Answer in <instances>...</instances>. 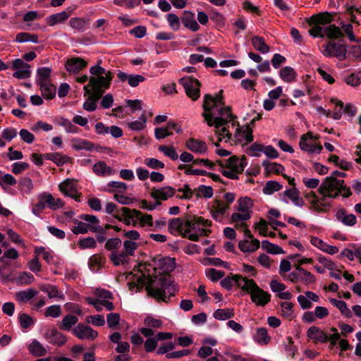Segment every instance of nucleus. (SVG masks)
<instances>
[{
  "label": "nucleus",
  "mask_w": 361,
  "mask_h": 361,
  "mask_svg": "<svg viewBox=\"0 0 361 361\" xmlns=\"http://www.w3.org/2000/svg\"><path fill=\"white\" fill-rule=\"evenodd\" d=\"M101 63L102 61L99 60L95 66L90 68V73L92 74L90 78V83L83 87L85 91L84 96L88 95L87 101L83 104V109L90 112L96 110L97 102L105 91L110 87L114 78V75L111 71H106L100 66Z\"/></svg>",
  "instance_id": "nucleus-1"
},
{
  "label": "nucleus",
  "mask_w": 361,
  "mask_h": 361,
  "mask_svg": "<svg viewBox=\"0 0 361 361\" xmlns=\"http://www.w3.org/2000/svg\"><path fill=\"white\" fill-rule=\"evenodd\" d=\"M178 290V286L173 281L166 277L157 279L156 276L149 279L148 284L145 288L149 296L155 298L159 302H169L171 298L175 296Z\"/></svg>",
  "instance_id": "nucleus-2"
},
{
  "label": "nucleus",
  "mask_w": 361,
  "mask_h": 361,
  "mask_svg": "<svg viewBox=\"0 0 361 361\" xmlns=\"http://www.w3.org/2000/svg\"><path fill=\"white\" fill-rule=\"evenodd\" d=\"M37 202L34 204L32 213L39 217L42 212L47 208L52 210L61 208L63 206V201L59 198H55L51 193L43 192L37 195Z\"/></svg>",
  "instance_id": "nucleus-3"
},
{
  "label": "nucleus",
  "mask_w": 361,
  "mask_h": 361,
  "mask_svg": "<svg viewBox=\"0 0 361 361\" xmlns=\"http://www.w3.org/2000/svg\"><path fill=\"white\" fill-rule=\"evenodd\" d=\"M245 283L243 284L242 290L250 294L252 302L258 306H264L271 300V295L260 288L252 279H245Z\"/></svg>",
  "instance_id": "nucleus-4"
},
{
  "label": "nucleus",
  "mask_w": 361,
  "mask_h": 361,
  "mask_svg": "<svg viewBox=\"0 0 361 361\" xmlns=\"http://www.w3.org/2000/svg\"><path fill=\"white\" fill-rule=\"evenodd\" d=\"M312 27L309 30V33L314 37L324 38L326 37L331 40L338 39L339 42H343L344 35L338 26L336 25H329L322 27L319 24L312 25Z\"/></svg>",
  "instance_id": "nucleus-5"
},
{
  "label": "nucleus",
  "mask_w": 361,
  "mask_h": 361,
  "mask_svg": "<svg viewBox=\"0 0 361 361\" xmlns=\"http://www.w3.org/2000/svg\"><path fill=\"white\" fill-rule=\"evenodd\" d=\"M185 90L188 97L192 100H197L200 96L201 82L192 76L183 77L179 80Z\"/></svg>",
  "instance_id": "nucleus-6"
},
{
  "label": "nucleus",
  "mask_w": 361,
  "mask_h": 361,
  "mask_svg": "<svg viewBox=\"0 0 361 361\" xmlns=\"http://www.w3.org/2000/svg\"><path fill=\"white\" fill-rule=\"evenodd\" d=\"M324 54L326 56H335L340 61L345 60L347 57V44L336 43L334 40L328 42L325 45Z\"/></svg>",
  "instance_id": "nucleus-7"
},
{
  "label": "nucleus",
  "mask_w": 361,
  "mask_h": 361,
  "mask_svg": "<svg viewBox=\"0 0 361 361\" xmlns=\"http://www.w3.org/2000/svg\"><path fill=\"white\" fill-rule=\"evenodd\" d=\"M223 93L224 90H221L215 97L209 94H204L202 104L204 111L211 112L212 109L216 108L218 106H224L225 102Z\"/></svg>",
  "instance_id": "nucleus-8"
},
{
  "label": "nucleus",
  "mask_w": 361,
  "mask_h": 361,
  "mask_svg": "<svg viewBox=\"0 0 361 361\" xmlns=\"http://www.w3.org/2000/svg\"><path fill=\"white\" fill-rule=\"evenodd\" d=\"M12 69L16 71L13 76L18 79H27L31 76L30 66L23 59H16L12 61Z\"/></svg>",
  "instance_id": "nucleus-9"
},
{
  "label": "nucleus",
  "mask_w": 361,
  "mask_h": 361,
  "mask_svg": "<svg viewBox=\"0 0 361 361\" xmlns=\"http://www.w3.org/2000/svg\"><path fill=\"white\" fill-rule=\"evenodd\" d=\"M72 334L78 338L83 339H95L98 333L89 326H86L82 323H79L76 326L72 329Z\"/></svg>",
  "instance_id": "nucleus-10"
},
{
  "label": "nucleus",
  "mask_w": 361,
  "mask_h": 361,
  "mask_svg": "<svg viewBox=\"0 0 361 361\" xmlns=\"http://www.w3.org/2000/svg\"><path fill=\"white\" fill-rule=\"evenodd\" d=\"M337 15L335 12H321L315 15H312L310 18H307L309 25L319 24L320 25H331L334 20L335 16Z\"/></svg>",
  "instance_id": "nucleus-11"
},
{
  "label": "nucleus",
  "mask_w": 361,
  "mask_h": 361,
  "mask_svg": "<svg viewBox=\"0 0 361 361\" xmlns=\"http://www.w3.org/2000/svg\"><path fill=\"white\" fill-rule=\"evenodd\" d=\"M346 173L338 171H334L330 176L326 177L322 183L321 190L326 189H336L341 184H344L343 180H338L337 177H345Z\"/></svg>",
  "instance_id": "nucleus-12"
},
{
  "label": "nucleus",
  "mask_w": 361,
  "mask_h": 361,
  "mask_svg": "<svg viewBox=\"0 0 361 361\" xmlns=\"http://www.w3.org/2000/svg\"><path fill=\"white\" fill-rule=\"evenodd\" d=\"M172 130H174L177 133L182 132V128L177 123L172 120H169L166 125L165 128H156L154 130V136L157 140L164 139L169 135H172Z\"/></svg>",
  "instance_id": "nucleus-13"
},
{
  "label": "nucleus",
  "mask_w": 361,
  "mask_h": 361,
  "mask_svg": "<svg viewBox=\"0 0 361 361\" xmlns=\"http://www.w3.org/2000/svg\"><path fill=\"white\" fill-rule=\"evenodd\" d=\"M72 221L75 224H77L76 226H73L71 228V231L74 234H85L87 233L88 230L93 233H104L102 226L99 225H91L90 224L80 221L75 219H73Z\"/></svg>",
  "instance_id": "nucleus-14"
},
{
  "label": "nucleus",
  "mask_w": 361,
  "mask_h": 361,
  "mask_svg": "<svg viewBox=\"0 0 361 361\" xmlns=\"http://www.w3.org/2000/svg\"><path fill=\"white\" fill-rule=\"evenodd\" d=\"M262 113L257 114V116L252 118L250 122L245 126V130H242L238 128L236 130V133L235 134V137H242L245 138V140L248 143H251L254 140V136L252 135V126L255 125V122L262 119Z\"/></svg>",
  "instance_id": "nucleus-15"
},
{
  "label": "nucleus",
  "mask_w": 361,
  "mask_h": 361,
  "mask_svg": "<svg viewBox=\"0 0 361 361\" xmlns=\"http://www.w3.org/2000/svg\"><path fill=\"white\" fill-rule=\"evenodd\" d=\"M87 66V62L80 57H71L66 61L65 64L66 71L73 73H79Z\"/></svg>",
  "instance_id": "nucleus-16"
},
{
  "label": "nucleus",
  "mask_w": 361,
  "mask_h": 361,
  "mask_svg": "<svg viewBox=\"0 0 361 361\" xmlns=\"http://www.w3.org/2000/svg\"><path fill=\"white\" fill-rule=\"evenodd\" d=\"M307 336L314 343H326L329 341L328 334L315 326L309 328Z\"/></svg>",
  "instance_id": "nucleus-17"
},
{
  "label": "nucleus",
  "mask_w": 361,
  "mask_h": 361,
  "mask_svg": "<svg viewBox=\"0 0 361 361\" xmlns=\"http://www.w3.org/2000/svg\"><path fill=\"white\" fill-rule=\"evenodd\" d=\"M245 279H247L239 274H234L232 275L231 277L226 276V278L222 279L221 281V285L226 290H231L233 283H235L238 288H240L242 290V283L243 282V283H245Z\"/></svg>",
  "instance_id": "nucleus-18"
},
{
  "label": "nucleus",
  "mask_w": 361,
  "mask_h": 361,
  "mask_svg": "<svg viewBox=\"0 0 361 361\" xmlns=\"http://www.w3.org/2000/svg\"><path fill=\"white\" fill-rule=\"evenodd\" d=\"M180 20L186 28L193 32L198 31L200 28V25L195 20V13L190 11H185Z\"/></svg>",
  "instance_id": "nucleus-19"
},
{
  "label": "nucleus",
  "mask_w": 361,
  "mask_h": 361,
  "mask_svg": "<svg viewBox=\"0 0 361 361\" xmlns=\"http://www.w3.org/2000/svg\"><path fill=\"white\" fill-rule=\"evenodd\" d=\"M202 116L207 121L209 126H214L216 129H219L220 127L225 126L228 123L227 118H223V116L214 117L212 114V111L208 112L204 111Z\"/></svg>",
  "instance_id": "nucleus-20"
},
{
  "label": "nucleus",
  "mask_w": 361,
  "mask_h": 361,
  "mask_svg": "<svg viewBox=\"0 0 361 361\" xmlns=\"http://www.w3.org/2000/svg\"><path fill=\"white\" fill-rule=\"evenodd\" d=\"M46 339L51 344L61 346L66 342V337L56 329L48 331L44 334Z\"/></svg>",
  "instance_id": "nucleus-21"
},
{
  "label": "nucleus",
  "mask_w": 361,
  "mask_h": 361,
  "mask_svg": "<svg viewBox=\"0 0 361 361\" xmlns=\"http://www.w3.org/2000/svg\"><path fill=\"white\" fill-rule=\"evenodd\" d=\"M176 190L171 186H165L160 189H152L151 196L155 200H166L174 195Z\"/></svg>",
  "instance_id": "nucleus-22"
},
{
  "label": "nucleus",
  "mask_w": 361,
  "mask_h": 361,
  "mask_svg": "<svg viewBox=\"0 0 361 361\" xmlns=\"http://www.w3.org/2000/svg\"><path fill=\"white\" fill-rule=\"evenodd\" d=\"M310 243L312 245L317 247L324 252L330 255H334L338 252V248L336 246L329 245L322 240L317 237H311Z\"/></svg>",
  "instance_id": "nucleus-23"
},
{
  "label": "nucleus",
  "mask_w": 361,
  "mask_h": 361,
  "mask_svg": "<svg viewBox=\"0 0 361 361\" xmlns=\"http://www.w3.org/2000/svg\"><path fill=\"white\" fill-rule=\"evenodd\" d=\"M186 147L189 150L195 153L203 154L207 150L205 142L192 137L186 142Z\"/></svg>",
  "instance_id": "nucleus-24"
},
{
  "label": "nucleus",
  "mask_w": 361,
  "mask_h": 361,
  "mask_svg": "<svg viewBox=\"0 0 361 361\" xmlns=\"http://www.w3.org/2000/svg\"><path fill=\"white\" fill-rule=\"evenodd\" d=\"M42 96L47 100L53 99L56 97V87L51 82L37 85Z\"/></svg>",
  "instance_id": "nucleus-25"
},
{
  "label": "nucleus",
  "mask_w": 361,
  "mask_h": 361,
  "mask_svg": "<svg viewBox=\"0 0 361 361\" xmlns=\"http://www.w3.org/2000/svg\"><path fill=\"white\" fill-rule=\"evenodd\" d=\"M42 156L44 159L52 161L58 166H63L71 159V157L67 155H62L59 152L45 153L43 154Z\"/></svg>",
  "instance_id": "nucleus-26"
},
{
  "label": "nucleus",
  "mask_w": 361,
  "mask_h": 361,
  "mask_svg": "<svg viewBox=\"0 0 361 361\" xmlns=\"http://www.w3.org/2000/svg\"><path fill=\"white\" fill-rule=\"evenodd\" d=\"M59 190L65 195L73 197V193L77 194L76 185L73 180L66 179L59 185Z\"/></svg>",
  "instance_id": "nucleus-27"
},
{
  "label": "nucleus",
  "mask_w": 361,
  "mask_h": 361,
  "mask_svg": "<svg viewBox=\"0 0 361 361\" xmlns=\"http://www.w3.org/2000/svg\"><path fill=\"white\" fill-rule=\"evenodd\" d=\"M336 216L345 226H353L357 223L356 216L353 214H348L344 209H339Z\"/></svg>",
  "instance_id": "nucleus-28"
},
{
  "label": "nucleus",
  "mask_w": 361,
  "mask_h": 361,
  "mask_svg": "<svg viewBox=\"0 0 361 361\" xmlns=\"http://www.w3.org/2000/svg\"><path fill=\"white\" fill-rule=\"evenodd\" d=\"M73 148L76 151L85 149L89 152L94 150V144L87 140L80 138L73 139Z\"/></svg>",
  "instance_id": "nucleus-29"
},
{
  "label": "nucleus",
  "mask_w": 361,
  "mask_h": 361,
  "mask_svg": "<svg viewBox=\"0 0 361 361\" xmlns=\"http://www.w3.org/2000/svg\"><path fill=\"white\" fill-rule=\"evenodd\" d=\"M260 246V242L257 239L249 241L248 240H241L238 243L239 249L243 252H252L256 251Z\"/></svg>",
  "instance_id": "nucleus-30"
},
{
  "label": "nucleus",
  "mask_w": 361,
  "mask_h": 361,
  "mask_svg": "<svg viewBox=\"0 0 361 361\" xmlns=\"http://www.w3.org/2000/svg\"><path fill=\"white\" fill-rule=\"evenodd\" d=\"M262 166L264 167L266 176H269L272 173L280 174L284 171L283 166L276 162L271 163L269 160L263 161Z\"/></svg>",
  "instance_id": "nucleus-31"
},
{
  "label": "nucleus",
  "mask_w": 361,
  "mask_h": 361,
  "mask_svg": "<svg viewBox=\"0 0 361 361\" xmlns=\"http://www.w3.org/2000/svg\"><path fill=\"white\" fill-rule=\"evenodd\" d=\"M51 68L48 67L38 68L37 70L36 84L46 83L51 82Z\"/></svg>",
  "instance_id": "nucleus-32"
},
{
  "label": "nucleus",
  "mask_w": 361,
  "mask_h": 361,
  "mask_svg": "<svg viewBox=\"0 0 361 361\" xmlns=\"http://www.w3.org/2000/svg\"><path fill=\"white\" fill-rule=\"evenodd\" d=\"M131 256L126 253L125 250L121 251L118 254L116 252H112L109 255V259L114 266L118 267L121 264L128 263V257Z\"/></svg>",
  "instance_id": "nucleus-33"
},
{
  "label": "nucleus",
  "mask_w": 361,
  "mask_h": 361,
  "mask_svg": "<svg viewBox=\"0 0 361 361\" xmlns=\"http://www.w3.org/2000/svg\"><path fill=\"white\" fill-rule=\"evenodd\" d=\"M121 216L123 218L122 222L126 225L129 226L131 224L130 219L133 217H140L142 212L135 209H130L128 207H121Z\"/></svg>",
  "instance_id": "nucleus-34"
},
{
  "label": "nucleus",
  "mask_w": 361,
  "mask_h": 361,
  "mask_svg": "<svg viewBox=\"0 0 361 361\" xmlns=\"http://www.w3.org/2000/svg\"><path fill=\"white\" fill-rule=\"evenodd\" d=\"M27 348L29 352L35 357H42L47 354L46 348L37 340H33Z\"/></svg>",
  "instance_id": "nucleus-35"
},
{
  "label": "nucleus",
  "mask_w": 361,
  "mask_h": 361,
  "mask_svg": "<svg viewBox=\"0 0 361 361\" xmlns=\"http://www.w3.org/2000/svg\"><path fill=\"white\" fill-rule=\"evenodd\" d=\"M197 216H188L185 222L184 225L186 229L182 233V237H186V234L190 233L191 231L197 232L200 224L197 220Z\"/></svg>",
  "instance_id": "nucleus-36"
},
{
  "label": "nucleus",
  "mask_w": 361,
  "mask_h": 361,
  "mask_svg": "<svg viewBox=\"0 0 361 361\" xmlns=\"http://www.w3.org/2000/svg\"><path fill=\"white\" fill-rule=\"evenodd\" d=\"M78 322L76 316L73 314H67L63 317L61 322L59 324V328L62 331H69L73 326L75 325Z\"/></svg>",
  "instance_id": "nucleus-37"
},
{
  "label": "nucleus",
  "mask_w": 361,
  "mask_h": 361,
  "mask_svg": "<svg viewBox=\"0 0 361 361\" xmlns=\"http://www.w3.org/2000/svg\"><path fill=\"white\" fill-rule=\"evenodd\" d=\"M283 195L288 197L296 206L301 207L304 204L303 200L299 197V191L296 188L287 189L283 192Z\"/></svg>",
  "instance_id": "nucleus-38"
},
{
  "label": "nucleus",
  "mask_w": 361,
  "mask_h": 361,
  "mask_svg": "<svg viewBox=\"0 0 361 361\" xmlns=\"http://www.w3.org/2000/svg\"><path fill=\"white\" fill-rule=\"evenodd\" d=\"M339 25L341 26L339 28L341 32L344 35L345 34L350 41L356 42H360L361 41L360 38H356L355 36L353 33V27L351 23H345V22L341 21Z\"/></svg>",
  "instance_id": "nucleus-39"
},
{
  "label": "nucleus",
  "mask_w": 361,
  "mask_h": 361,
  "mask_svg": "<svg viewBox=\"0 0 361 361\" xmlns=\"http://www.w3.org/2000/svg\"><path fill=\"white\" fill-rule=\"evenodd\" d=\"M280 78L286 82H291L295 80L297 73L290 66L282 68L279 72Z\"/></svg>",
  "instance_id": "nucleus-40"
},
{
  "label": "nucleus",
  "mask_w": 361,
  "mask_h": 361,
  "mask_svg": "<svg viewBox=\"0 0 361 361\" xmlns=\"http://www.w3.org/2000/svg\"><path fill=\"white\" fill-rule=\"evenodd\" d=\"M253 200L248 197H241L238 200V206L235 207L238 212H252L250 209L253 207Z\"/></svg>",
  "instance_id": "nucleus-41"
},
{
  "label": "nucleus",
  "mask_w": 361,
  "mask_h": 361,
  "mask_svg": "<svg viewBox=\"0 0 361 361\" xmlns=\"http://www.w3.org/2000/svg\"><path fill=\"white\" fill-rule=\"evenodd\" d=\"M251 41L255 49L262 54H266L269 51V47L265 43L262 37L254 36Z\"/></svg>",
  "instance_id": "nucleus-42"
},
{
  "label": "nucleus",
  "mask_w": 361,
  "mask_h": 361,
  "mask_svg": "<svg viewBox=\"0 0 361 361\" xmlns=\"http://www.w3.org/2000/svg\"><path fill=\"white\" fill-rule=\"evenodd\" d=\"M38 291L33 288H28L25 290H22L16 293V296L18 301L21 302H26L27 301L32 299L37 295Z\"/></svg>",
  "instance_id": "nucleus-43"
},
{
  "label": "nucleus",
  "mask_w": 361,
  "mask_h": 361,
  "mask_svg": "<svg viewBox=\"0 0 361 361\" xmlns=\"http://www.w3.org/2000/svg\"><path fill=\"white\" fill-rule=\"evenodd\" d=\"M329 301L340 310L343 315L348 318L352 317L353 314L344 301L338 300L335 298H331Z\"/></svg>",
  "instance_id": "nucleus-44"
},
{
  "label": "nucleus",
  "mask_w": 361,
  "mask_h": 361,
  "mask_svg": "<svg viewBox=\"0 0 361 361\" xmlns=\"http://www.w3.org/2000/svg\"><path fill=\"white\" fill-rule=\"evenodd\" d=\"M262 247L268 253L272 255L283 254L284 250L280 246L270 243L267 240L262 241Z\"/></svg>",
  "instance_id": "nucleus-45"
},
{
  "label": "nucleus",
  "mask_w": 361,
  "mask_h": 361,
  "mask_svg": "<svg viewBox=\"0 0 361 361\" xmlns=\"http://www.w3.org/2000/svg\"><path fill=\"white\" fill-rule=\"evenodd\" d=\"M255 341L261 345H266L270 341L268 336V331L266 328L262 327L257 329V333L254 336Z\"/></svg>",
  "instance_id": "nucleus-46"
},
{
  "label": "nucleus",
  "mask_w": 361,
  "mask_h": 361,
  "mask_svg": "<svg viewBox=\"0 0 361 361\" xmlns=\"http://www.w3.org/2000/svg\"><path fill=\"white\" fill-rule=\"evenodd\" d=\"M18 322L20 327L24 329H30L35 324V320L26 313L19 314Z\"/></svg>",
  "instance_id": "nucleus-47"
},
{
  "label": "nucleus",
  "mask_w": 361,
  "mask_h": 361,
  "mask_svg": "<svg viewBox=\"0 0 361 361\" xmlns=\"http://www.w3.org/2000/svg\"><path fill=\"white\" fill-rule=\"evenodd\" d=\"M67 16L63 11L52 14L48 16L46 19L47 24L49 26H54L56 24L63 23L67 20Z\"/></svg>",
  "instance_id": "nucleus-48"
},
{
  "label": "nucleus",
  "mask_w": 361,
  "mask_h": 361,
  "mask_svg": "<svg viewBox=\"0 0 361 361\" xmlns=\"http://www.w3.org/2000/svg\"><path fill=\"white\" fill-rule=\"evenodd\" d=\"M104 261V258L97 255H94L89 258L88 265L92 271H98L103 266Z\"/></svg>",
  "instance_id": "nucleus-49"
},
{
  "label": "nucleus",
  "mask_w": 361,
  "mask_h": 361,
  "mask_svg": "<svg viewBox=\"0 0 361 361\" xmlns=\"http://www.w3.org/2000/svg\"><path fill=\"white\" fill-rule=\"evenodd\" d=\"M282 188L283 185L279 182L269 180L266 183L262 191L265 195H272L274 192L279 191Z\"/></svg>",
  "instance_id": "nucleus-50"
},
{
  "label": "nucleus",
  "mask_w": 361,
  "mask_h": 361,
  "mask_svg": "<svg viewBox=\"0 0 361 361\" xmlns=\"http://www.w3.org/2000/svg\"><path fill=\"white\" fill-rule=\"evenodd\" d=\"M213 316L218 320H226L234 317L233 309H218L214 311Z\"/></svg>",
  "instance_id": "nucleus-51"
},
{
  "label": "nucleus",
  "mask_w": 361,
  "mask_h": 361,
  "mask_svg": "<svg viewBox=\"0 0 361 361\" xmlns=\"http://www.w3.org/2000/svg\"><path fill=\"white\" fill-rule=\"evenodd\" d=\"M16 42L23 43L25 42H38V35L29 32H19L16 35Z\"/></svg>",
  "instance_id": "nucleus-52"
},
{
  "label": "nucleus",
  "mask_w": 361,
  "mask_h": 361,
  "mask_svg": "<svg viewBox=\"0 0 361 361\" xmlns=\"http://www.w3.org/2000/svg\"><path fill=\"white\" fill-rule=\"evenodd\" d=\"M93 171L97 175H111L112 173V169L107 166L104 161H99L94 165Z\"/></svg>",
  "instance_id": "nucleus-53"
},
{
  "label": "nucleus",
  "mask_w": 361,
  "mask_h": 361,
  "mask_svg": "<svg viewBox=\"0 0 361 361\" xmlns=\"http://www.w3.org/2000/svg\"><path fill=\"white\" fill-rule=\"evenodd\" d=\"M16 183V179L9 173H3L0 177V186L4 190H6L8 186H13Z\"/></svg>",
  "instance_id": "nucleus-54"
},
{
  "label": "nucleus",
  "mask_w": 361,
  "mask_h": 361,
  "mask_svg": "<svg viewBox=\"0 0 361 361\" xmlns=\"http://www.w3.org/2000/svg\"><path fill=\"white\" fill-rule=\"evenodd\" d=\"M158 265L164 271H171L175 269V259L171 257H162L159 259Z\"/></svg>",
  "instance_id": "nucleus-55"
},
{
  "label": "nucleus",
  "mask_w": 361,
  "mask_h": 361,
  "mask_svg": "<svg viewBox=\"0 0 361 361\" xmlns=\"http://www.w3.org/2000/svg\"><path fill=\"white\" fill-rule=\"evenodd\" d=\"M183 224L184 223L180 218H173L169 222L168 228L169 231L173 234V231H176L182 235L183 233L182 228Z\"/></svg>",
  "instance_id": "nucleus-56"
},
{
  "label": "nucleus",
  "mask_w": 361,
  "mask_h": 361,
  "mask_svg": "<svg viewBox=\"0 0 361 361\" xmlns=\"http://www.w3.org/2000/svg\"><path fill=\"white\" fill-rule=\"evenodd\" d=\"M87 22L88 20L82 18H72L69 21V25L72 28L82 32L85 30Z\"/></svg>",
  "instance_id": "nucleus-57"
},
{
  "label": "nucleus",
  "mask_w": 361,
  "mask_h": 361,
  "mask_svg": "<svg viewBox=\"0 0 361 361\" xmlns=\"http://www.w3.org/2000/svg\"><path fill=\"white\" fill-rule=\"evenodd\" d=\"M197 197L211 198L214 195V190L211 186L200 185L196 189Z\"/></svg>",
  "instance_id": "nucleus-58"
},
{
  "label": "nucleus",
  "mask_w": 361,
  "mask_h": 361,
  "mask_svg": "<svg viewBox=\"0 0 361 361\" xmlns=\"http://www.w3.org/2000/svg\"><path fill=\"white\" fill-rule=\"evenodd\" d=\"M106 212L108 214H112L118 221H123L121 208L118 209V206L115 203L108 202L106 206Z\"/></svg>",
  "instance_id": "nucleus-59"
},
{
  "label": "nucleus",
  "mask_w": 361,
  "mask_h": 361,
  "mask_svg": "<svg viewBox=\"0 0 361 361\" xmlns=\"http://www.w3.org/2000/svg\"><path fill=\"white\" fill-rule=\"evenodd\" d=\"M158 149L172 160H177L178 159V154L173 146L160 145Z\"/></svg>",
  "instance_id": "nucleus-60"
},
{
  "label": "nucleus",
  "mask_w": 361,
  "mask_h": 361,
  "mask_svg": "<svg viewBox=\"0 0 361 361\" xmlns=\"http://www.w3.org/2000/svg\"><path fill=\"white\" fill-rule=\"evenodd\" d=\"M41 290L47 293L49 298H63V295H60L56 286L51 284L42 286L40 288Z\"/></svg>",
  "instance_id": "nucleus-61"
},
{
  "label": "nucleus",
  "mask_w": 361,
  "mask_h": 361,
  "mask_svg": "<svg viewBox=\"0 0 361 361\" xmlns=\"http://www.w3.org/2000/svg\"><path fill=\"white\" fill-rule=\"evenodd\" d=\"M122 244L121 240L118 238H112L106 240L104 247L107 250L116 252V250L121 247Z\"/></svg>",
  "instance_id": "nucleus-62"
},
{
  "label": "nucleus",
  "mask_w": 361,
  "mask_h": 361,
  "mask_svg": "<svg viewBox=\"0 0 361 361\" xmlns=\"http://www.w3.org/2000/svg\"><path fill=\"white\" fill-rule=\"evenodd\" d=\"M345 81L348 85L356 87L361 83V71L353 73L350 75L345 77Z\"/></svg>",
  "instance_id": "nucleus-63"
},
{
  "label": "nucleus",
  "mask_w": 361,
  "mask_h": 361,
  "mask_svg": "<svg viewBox=\"0 0 361 361\" xmlns=\"http://www.w3.org/2000/svg\"><path fill=\"white\" fill-rule=\"evenodd\" d=\"M19 186L27 194L31 193L33 189V183L30 178L23 177L19 180Z\"/></svg>",
  "instance_id": "nucleus-64"
}]
</instances>
